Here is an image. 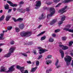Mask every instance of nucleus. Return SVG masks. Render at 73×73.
<instances>
[{
    "mask_svg": "<svg viewBox=\"0 0 73 73\" xmlns=\"http://www.w3.org/2000/svg\"><path fill=\"white\" fill-rule=\"evenodd\" d=\"M52 37H56V34H52Z\"/></svg>",
    "mask_w": 73,
    "mask_h": 73,
    "instance_id": "obj_54",
    "label": "nucleus"
},
{
    "mask_svg": "<svg viewBox=\"0 0 73 73\" xmlns=\"http://www.w3.org/2000/svg\"><path fill=\"white\" fill-rule=\"evenodd\" d=\"M60 29H57L55 30V32L56 33H57V32H60Z\"/></svg>",
    "mask_w": 73,
    "mask_h": 73,
    "instance_id": "obj_42",
    "label": "nucleus"
},
{
    "mask_svg": "<svg viewBox=\"0 0 73 73\" xmlns=\"http://www.w3.org/2000/svg\"><path fill=\"white\" fill-rule=\"evenodd\" d=\"M55 9L54 8L50 7V14L48 15L47 16L48 19L49 18V17H52V15L54 14L55 13Z\"/></svg>",
    "mask_w": 73,
    "mask_h": 73,
    "instance_id": "obj_3",
    "label": "nucleus"
},
{
    "mask_svg": "<svg viewBox=\"0 0 73 73\" xmlns=\"http://www.w3.org/2000/svg\"><path fill=\"white\" fill-rule=\"evenodd\" d=\"M10 6L14 7H17V5L16 4H13L12 3Z\"/></svg>",
    "mask_w": 73,
    "mask_h": 73,
    "instance_id": "obj_31",
    "label": "nucleus"
},
{
    "mask_svg": "<svg viewBox=\"0 0 73 73\" xmlns=\"http://www.w3.org/2000/svg\"><path fill=\"white\" fill-rule=\"evenodd\" d=\"M30 11V9L29 8H26V9L23 10V12L24 13L26 11H27V12H29Z\"/></svg>",
    "mask_w": 73,
    "mask_h": 73,
    "instance_id": "obj_21",
    "label": "nucleus"
},
{
    "mask_svg": "<svg viewBox=\"0 0 73 73\" xmlns=\"http://www.w3.org/2000/svg\"><path fill=\"white\" fill-rule=\"evenodd\" d=\"M45 33V31H43L42 32H41L40 33L38 34V35H37V37H39V36H41L42 35H43L44 33Z\"/></svg>",
    "mask_w": 73,
    "mask_h": 73,
    "instance_id": "obj_24",
    "label": "nucleus"
},
{
    "mask_svg": "<svg viewBox=\"0 0 73 73\" xmlns=\"http://www.w3.org/2000/svg\"><path fill=\"white\" fill-rule=\"evenodd\" d=\"M5 70V68L3 66H2L1 69V72H4Z\"/></svg>",
    "mask_w": 73,
    "mask_h": 73,
    "instance_id": "obj_26",
    "label": "nucleus"
},
{
    "mask_svg": "<svg viewBox=\"0 0 73 73\" xmlns=\"http://www.w3.org/2000/svg\"><path fill=\"white\" fill-rule=\"evenodd\" d=\"M65 20V16H63L62 17L61 19V21H59L58 22V25H61V24H62V23H63V21H64Z\"/></svg>",
    "mask_w": 73,
    "mask_h": 73,
    "instance_id": "obj_8",
    "label": "nucleus"
},
{
    "mask_svg": "<svg viewBox=\"0 0 73 73\" xmlns=\"http://www.w3.org/2000/svg\"><path fill=\"white\" fill-rule=\"evenodd\" d=\"M27 62L28 64H31V62L30 61H27Z\"/></svg>",
    "mask_w": 73,
    "mask_h": 73,
    "instance_id": "obj_55",
    "label": "nucleus"
},
{
    "mask_svg": "<svg viewBox=\"0 0 73 73\" xmlns=\"http://www.w3.org/2000/svg\"><path fill=\"white\" fill-rule=\"evenodd\" d=\"M62 40L63 41H65L66 40V37L65 36L63 37H62Z\"/></svg>",
    "mask_w": 73,
    "mask_h": 73,
    "instance_id": "obj_37",
    "label": "nucleus"
},
{
    "mask_svg": "<svg viewBox=\"0 0 73 73\" xmlns=\"http://www.w3.org/2000/svg\"><path fill=\"white\" fill-rule=\"evenodd\" d=\"M70 27H71V25H68L66 26V28H64L63 29V30L66 31H68L69 32L73 33V29H69ZM72 36L73 37V34H72Z\"/></svg>",
    "mask_w": 73,
    "mask_h": 73,
    "instance_id": "obj_4",
    "label": "nucleus"
},
{
    "mask_svg": "<svg viewBox=\"0 0 73 73\" xmlns=\"http://www.w3.org/2000/svg\"><path fill=\"white\" fill-rule=\"evenodd\" d=\"M19 27L20 29H23L24 28V25L22 23L19 26Z\"/></svg>",
    "mask_w": 73,
    "mask_h": 73,
    "instance_id": "obj_15",
    "label": "nucleus"
},
{
    "mask_svg": "<svg viewBox=\"0 0 73 73\" xmlns=\"http://www.w3.org/2000/svg\"><path fill=\"white\" fill-rule=\"evenodd\" d=\"M45 38H46V36H44L42 37V38H41V40L43 41V40L45 39Z\"/></svg>",
    "mask_w": 73,
    "mask_h": 73,
    "instance_id": "obj_34",
    "label": "nucleus"
},
{
    "mask_svg": "<svg viewBox=\"0 0 73 73\" xmlns=\"http://www.w3.org/2000/svg\"><path fill=\"white\" fill-rule=\"evenodd\" d=\"M23 73H28V71L27 70H26L25 72Z\"/></svg>",
    "mask_w": 73,
    "mask_h": 73,
    "instance_id": "obj_59",
    "label": "nucleus"
},
{
    "mask_svg": "<svg viewBox=\"0 0 73 73\" xmlns=\"http://www.w3.org/2000/svg\"><path fill=\"white\" fill-rule=\"evenodd\" d=\"M49 70H47L46 71V73H49Z\"/></svg>",
    "mask_w": 73,
    "mask_h": 73,
    "instance_id": "obj_61",
    "label": "nucleus"
},
{
    "mask_svg": "<svg viewBox=\"0 0 73 73\" xmlns=\"http://www.w3.org/2000/svg\"><path fill=\"white\" fill-rule=\"evenodd\" d=\"M60 1V0H54V2L55 3H57Z\"/></svg>",
    "mask_w": 73,
    "mask_h": 73,
    "instance_id": "obj_38",
    "label": "nucleus"
},
{
    "mask_svg": "<svg viewBox=\"0 0 73 73\" xmlns=\"http://www.w3.org/2000/svg\"><path fill=\"white\" fill-rule=\"evenodd\" d=\"M4 18H5V16H4V15H3L0 18V21L4 20Z\"/></svg>",
    "mask_w": 73,
    "mask_h": 73,
    "instance_id": "obj_23",
    "label": "nucleus"
},
{
    "mask_svg": "<svg viewBox=\"0 0 73 73\" xmlns=\"http://www.w3.org/2000/svg\"><path fill=\"white\" fill-rule=\"evenodd\" d=\"M11 55V54L9 52V53L6 54L4 56V57H6L7 58H8V57H9Z\"/></svg>",
    "mask_w": 73,
    "mask_h": 73,
    "instance_id": "obj_18",
    "label": "nucleus"
},
{
    "mask_svg": "<svg viewBox=\"0 0 73 73\" xmlns=\"http://www.w3.org/2000/svg\"><path fill=\"white\" fill-rule=\"evenodd\" d=\"M52 60H47L46 62V64H47V65H48L49 64H51L52 63Z\"/></svg>",
    "mask_w": 73,
    "mask_h": 73,
    "instance_id": "obj_19",
    "label": "nucleus"
},
{
    "mask_svg": "<svg viewBox=\"0 0 73 73\" xmlns=\"http://www.w3.org/2000/svg\"><path fill=\"white\" fill-rule=\"evenodd\" d=\"M28 44H29L28 45H32V44H33V42H29Z\"/></svg>",
    "mask_w": 73,
    "mask_h": 73,
    "instance_id": "obj_56",
    "label": "nucleus"
},
{
    "mask_svg": "<svg viewBox=\"0 0 73 73\" xmlns=\"http://www.w3.org/2000/svg\"><path fill=\"white\" fill-rule=\"evenodd\" d=\"M71 65L72 66H73V60L72 61V62L71 63Z\"/></svg>",
    "mask_w": 73,
    "mask_h": 73,
    "instance_id": "obj_62",
    "label": "nucleus"
},
{
    "mask_svg": "<svg viewBox=\"0 0 73 73\" xmlns=\"http://www.w3.org/2000/svg\"><path fill=\"white\" fill-rule=\"evenodd\" d=\"M71 58V57L68 55H67L66 57L64 58V60L66 62L67 66L70 64V61H72Z\"/></svg>",
    "mask_w": 73,
    "mask_h": 73,
    "instance_id": "obj_1",
    "label": "nucleus"
},
{
    "mask_svg": "<svg viewBox=\"0 0 73 73\" xmlns=\"http://www.w3.org/2000/svg\"><path fill=\"white\" fill-rule=\"evenodd\" d=\"M60 53H61V56L62 58H64V53L63 51H62V50H60Z\"/></svg>",
    "mask_w": 73,
    "mask_h": 73,
    "instance_id": "obj_16",
    "label": "nucleus"
},
{
    "mask_svg": "<svg viewBox=\"0 0 73 73\" xmlns=\"http://www.w3.org/2000/svg\"><path fill=\"white\" fill-rule=\"evenodd\" d=\"M7 3H8L10 5V6L11 5V4H12V3L11 2H10L9 1H7Z\"/></svg>",
    "mask_w": 73,
    "mask_h": 73,
    "instance_id": "obj_50",
    "label": "nucleus"
},
{
    "mask_svg": "<svg viewBox=\"0 0 73 73\" xmlns=\"http://www.w3.org/2000/svg\"><path fill=\"white\" fill-rule=\"evenodd\" d=\"M67 7L68 6H66L64 8L60 9L58 11V13H61V14H62L63 13H64V12H66V10H65L67 8Z\"/></svg>",
    "mask_w": 73,
    "mask_h": 73,
    "instance_id": "obj_6",
    "label": "nucleus"
},
{
    "mask_svg": "<svg viewBox=\"0 0 73 73\" xmlns=\"http://www.w3.org/2000/svg\"><path fill=\"white\" fill-rule=\"evenodd\" d=\"M1 36H0V40H2L3 36H4V34L1 33L0 34Z\"/></svg>",
    "mask_w": 73,
    "mask_h": 73,
    "instance_id": "obj_33",
    "label": "nucleus"
},
{
    "mask_svg": "<svg viewBox=\"0 0 73 73\" xmlns=\"http://www.w3.org/2000/svg\"><path fill=\"white\" fill-rule=\"evenodd\" d=\"M32 35V33L31 32H22L21 33V36H26V37H29Z\"/></svg>",
    "mask_w": 73,
    "mask_h": 73,
    "instance_id": "obj_2",
    "label": "nucleus"
},
{
    "mask_svg": "<svg viewBox=\"0 0 73 73\" xmlns=\"http://www.w3.org/2000/svg\"><path fill=\"white\" fill-rule=\"evenodd\" d=\"M42 25H40L38 26L37 27V28H40V27H42Z\"/></svg>",
    "mask_w": 73,
    "mask_h": 73,
    "instance_id": "obj_58",
    "label": "nucleus"
},
{
    "mask_svg": "<svg viewBox=\"0 0 73 73\" xmlns=\"http://www.w3.org/2000/svg\"><path fill=\"white\" fill-rule=\"evenodd\" d=\"M13 9L14 11H16V9L15 8H14Z\"/></svg>",
    "mask_w": 73,
    "mask_h": 73,
    "instance_id": "obj_60",
    "label": "nucleus"
},
{
    "mask_svg": "<svg viewBox=\"0 0 73 73\" xmlns=\"http://www.w3.org/2000/svg\"><path fill=\"white\" fill-rule=\"evenodd\" d=\"M2 12H3V10H1L0 11V13H2Z\"/></svg>",
    "mask_w": 73,
    "mask_h": 73,
    "instance_id": "obj_64",
    "label": "nucleus"
},
{
    "mask_svg": "<svg viewBox=\"0 0 73 73\" xmlns=\"http://www.w3.org/2000/svg\"><path fill=\"white\" fill-rule=\"evenodd\" d=\"M36 4L35 5L36 7H40L41 6V1H36Z\"/></svg>",
    "mask_w": 73,
    "mask_h": 73,
    "instance_id": "obj_10",
    "label": "nucleus"
},
{
    "mask_svg": "<svg viewBox=\"0 0 73 73\" xmlns=\"http://www.w3.org/2000/svg\"><path fill=\"white\" fill-rule=\"evenodd\" d=\"M60 67L61 66H60V65H59L57 66L56 68H57L58 69V68H60Z\"/></svg>",
    "mask_w": 73,
    "mask_h": 73,
    "instance_id": "obj_57",
    "label": "nucleus"
},
{
    "mask_svg": "<svg viewBox=\"0 0 73 73\" xmlns=\"http://www.w3.org/2000/svg\"><path fill=\"white\" fill-rule=\"evenodd\" d=\"M61 3H58L57 5H56L55 6L56 8H57L58 7H60V5H61Z\"/></svg>",
    "mask_w": 73,
    "mask_h": 73,
    "instance_id": "obj_39",
    "label": "nucleus"
},
{
    "mask_svg": "<svg viewBox=\"0 0 73 73\" xmlns=\"http://www.w3.org/2000/svg\"><path fill=\"white\" fill-rule=\"evenodd\" d=\"M52 57V55H48L47 56V58H48V59L50 58H51Z\"/></svg>",
    "mask_w": 73,
    "mask_h": 73,
    "instance_id": "obj_45",
    "label": "nucleus"
},
{
    "mask_svg": "<svg viewBox=\"0 0 73 73\" xmlns=\"http://www.w3.org/2000/svg\"><path fill=\"white\" fill-rule=\"evenodd\" d=\"M15 29L16 32H20V29L17 27H16Z\"/></svg>",
    "mask_w": 73,
    "mask_h": 73,
    "instance_id": "obj_27",
    "label": "nucleus"
},
{
    "mask_svg": "<svg viewBox=\"0 0 73 73\" xmlns=\"http://www.w3.org/2000/svg\"><path fill=\"white\" fill-rule=\"evenodd\" d=\"M21 68V66L19 65H18L16 66V68H17V69H20Z\"/></svg>",
    "mask_w": 73,
    "mask_h": 73,
    "instance_id": "obj_44",
    "label": "nucleus"
},
{
    "mask_svg": "<svg viewBox=\"0 0 73 73\" xmlns=\"http://www.w3.org/2000/svg\"><path fill=\"white\" fill-rule=\"evenodd\" d=\"M37 69V67H35V68H32L31 70V72H35L36 71V70Z\"/></svg>",
    "mask_w": 73,
    "mask_h": 73,
    "instance_id": "obj_17",
    "label": "nucleus"
},
{
    "mask_svg": "<svg viewBox=\"0 0 73 73\" xmlns=\"http://www.w3.org/2000/svg\"><path fill=\"white\" fill-rule=\"evenodd\" d=\"M60 47V48H62V49L63 48V47H64V45H59Z\"/></svg>",
    "mask_w": 73,
    "mask_h": 73,
    "instance_id": "obj_53",
    "label": "nucleus"
},
{
    "mask_svg": "<svg viewBox=\"0 0 73 73\" xmlns=\"http://www.w3.org/2000/svg\"><path fill=\"white\" fill-rule=\"evenodd\" d=\"M17 11H18V12H21L22 13H23V12H24V10L23 9H18Z\"/></svg>",
    "mask_w": 73,
    "mask_h": 73,
    "instance_id": "obj_29",
    "label": "nucleus"
},
{
    "mask_svg": "<svg viewBox=\"0 0 73 73\" xmlns=\"http://www.w3.org/2000/svg\"><path fill=\"white\" fill-rule=\"evenodd\" d=\"M21 55L24 56L25 57H27V55L25 53H21Z\"/></svg>",
    "mask_w": 73,
    "mask_h": 73,
    "instance_id": "obj_35",
    "label": "nucleus"
},
{
    "mask_svg": "<svg viewBox=\"0 0 73 73\" xmlns=\"http://www.w3.org/2000/svg\"><path fill=\"white\" fill-rule=\"evenodd\" d=\"M12 9H9L7 12V13H11V12H12Z\"/></svg>",
    "mask_w": 73,
    "mask_h": 73,
    "instance_id": "obj_43",
    "label": "nucleus"
},
{
    "mask_svg": "<svg viewBox=\"0 0 73 73\" xmlns=\"http://www.w3.org/2000/svg\"><path fill=\"white\" fill-rule=\"evenodd\" d=\"M24 4V2H23V1H22V2H21L19 3V4L20 5H21L22 4Z\"/></svg>",
    "mask_w": 73,
    "mask_h": 73,
    "instance_id": "obj_52",
    "label": "nucleus"
},
{
    "mask_svg": "<svg viewBox=\"0 0 73 73\" xmlns=\"http://www.w3.org/2000/svg\"><path fill=\"white\" fill-rule=\"evenodd\" d=\"M46 17V15L44 13H42V15L40 16V17L39 18V20H41L42 19H44Z\"/></svg>",
    "mask_w": 73,
    "mask_h": 73,
    "instance_id": "obj_9",
    "label": "nucleus"
},
{
    "mask_svg": "<svg viewBox=\"0 0 73 73\" xmlns=\"http://www.w3.org/2000/svg\"><path fill=\"white\" fill-rule=\"evenodd\" d=\"M3 44H0V46H1ZM3 50L1 48H0V53L1 52V51Z\"/></svg>",
    "mask_w": 73,
    "mask_h": 73,
    "instance_id": "obj_51",
    "label": "nucleus"
},
{
    "mask_svg": "<svg viewBox=\"0 0 73 73\" xmlns=\"http://www.w3.org/2000/svg\"><path fill=\"white\" fill-rule=\"evenodd\" d=\"M50 9V8H48L47 7H44V9H46V10H48V9Z\"/></svg>",
    "mask_w": 73,
    "mask_h": 73,
    "instance_id": "obj_41",
    "label": "nucleus"
},
{
    "mask_svg": "<svg viewBox=\"0 0 73 73\" xmlns=\"http://www.w3.org/2000/svg\"><path fill=\"white\" fill-rule=\"evenodd\" d=\"M12 17V16L11 15H8L6 17L5 20L6 21H9V19L11 18Z\"/></svg>",
    "mask_w": 73,
    "mask_h": 73,
    "instance_id": "obj_14",
    "label": "nucleus"
},
{
    "mask_svg": "<svg viewBox=\"0 0 73 73\" xmlns=\"http://www.w3.org/2000/svg\"><path fill=\"white\" fill-rule=\"evenodd\" d=\"M72 1H73V0H65L63 1V3H68Z\"/></svg>",
    "mask_w": 73,
    "mask_h": 73,
    "instance_id": "obj_22",
    "label": "nucleus"
},
{
    "mask_svg": "<svg viewBox=\"0 0 73 73\" xmlns=\"http://www.w3.org/2000/svg\"><path fill=\"white\" fill-rule=\"evenodd\" d=\"M68 49V47L66 46H64L62 49L63 50H66V49Z\"/></svg>",
    "mask_w": 73,
    "mask_h": 73,
    "instance_id": "obj_28",
    "label": "nucleus"
},
{
    "mask_svg": "<svg viewBox=\"0 0 73 73\" xmlns=\"http://www.w3.org/2000/svg\"><path fill=\"white\" fill-rule=\"evenodd\" d=\"M34 53L35 54H36V52L34 51Z\"/></svg>",
    "mask_w": 73,
    "mask_h": 73,
    "instance_id": "obj_63",
    "label": "nucleus"
},
{
    "mask_svg": "<svg viewBox=\"0 0 73 73\" xmlns=\"http://www.w3.org/2000/svg\"><path fill=\"white\" fill-rule=\"evenodd\" d=\"M72 44H73V41H71L69 43V46H71L72 45Z\"/></svg>",
    "mask_w": 73,
    "mask_h": 73,
    "instance_id": "obj_46",
    "label": "nucleus"
},
{
    "mask_svg": "<svg viewBox=\"0 0 73 73\" xmlns=\"http://www.w3.org/2000/svg\"><path fill=\"white\" fill-rule=\"evenodd\" d=\"M15 49V47H12L10 48L9 52L11 54V53H13V52H14V50Z\"/></svg>",
    "mask_w": 73,
    "mask_h": 73,
    "instance_id": "obj_13",
    "label": "nucleus"
},
{
    "mask_svg": "<svg viewBox=\"0 0 73 73\" xmlns=\"http://www.w3.org/2000/svg\"><path fill=\"white\" fill-rule=\"evenodd\" d=\"M24 67H21V68H20V71L21 72V73H23V71H24Z\"/></svg>",
    "mask_w": 73,
    "mask_h": 73,
    "instance_id": "obj_20",
    "label": "nucleus"
},
{
    "mask_svg": "<svg viewBox=\"0 0 73 73\" xmlns=\"http://www.w3.org/2000/svg\"><path fill=\"white\" fill-rule=\"evenodd\" d=\"M15 67V65L12 66L9 68V70L7 71H6V73H9L11 72H13L15 70V68H13Z\"/></svg>",
    "mask_w": 73,
    "mask_h": 73,
    "instance_id": "obj_7",
    "label": "nucleus"
},
{
    "mask_svg": "<svg viewBox=\"0 0 73 73\" xmlns=\"http://www.w3.org/2000/svg\"><path fill=\"white\" fill-rule=\"evenodd\" d=\"M12 29V27H8L7 28V29L8 30V31H10V30H11Z\"/></svg>",
    "mask_w": 73,
    "mask_h": 73,
    "instance_id": "obj_36",
    "label": "nucleus"
},
{
    "mask_svg": "<svg viewBox=\"0 0 73 73\" xmlns=\"http://www.w3.org/2000/svg\"><path fill=\"white\" fill-rule=\"evenodd\" d=\"M9 8V5L8 4H7L5 6V9H8Z\"/></svg>",
    "mask_w": 73,
    "mask_h": 73,
    "instance_id": "obj_25",
    "label": "nucleus"
},
{
    "mask_svg": "<svg viewBox=\"0 0 73 73\" xmlns=\"http://www.w3.org/2000/svg\"><path fill=\"white\" fill-rule=\"evenodd\" d=\"M42 57V55H40L38 57V60H39Z\"/></svg>",
    "mask_w": 73,
    "mask_h": 73,
    "instance_id": "obj_49",
    "label": "nucleus"
},
{
    "mask_svg": "<svg viewBox=\"0 0 73 73\" xmlns=\"http://www.w3.org/2000/svg\"><path fill=\"white\" fill-rule=\"evenodd\" d=\"M14 43L15 42H14V41H12L10 42V43L11 44V45H13Z\"/></svg>",
    "mask_w": 73,
    "mask_h": 73,
    "instance_id": "obj_48",
    "label": "nucleus"
},
{
    "mask_svg": "<svg viewBox=\"0 0 73 73\" xmlns=\"http://www.w3.org/2000/svg\"><path fill=\"white\" fill-rule=\"evenodd\" d=\"M12 19L15 22H17V21H22L23 19L19 18L17 20H16L15 18H13Z\"/></svg>",
    "mask_w": 73,
    "mask_h": 73,
    "instance_id": "obj_12",
    "label": "nucleus"
},
{
    "mask_svg": "<svg viewBox=\"0 0 73 73\" xmlns=\"http://www.w3.org/2000/svg\"><path fill=\"white\" fill-rule=\"evenodd\" d=\"M40 64V62L38 61H36V66H38L39 65V64Z\"/></svg>",
    "mask_w": 73,
    "mask_h": 73,
    "instance_id": "obj_40",
    "label": "nucleus"
},
{
    "mask_svg": "<svg viewBox=\"0 0 73 73\" xmlns=\"http://www.w3.org/2000/svg\"><path fill=\"white\" fill-rule=\"evenodd\" d=\"M38 49H40L39 50L40 51L39 52V54H42L43 53H45V52H47V51H48V50H43L42 49H41V47L40 46H38Z\"/></svg>",
    "mask_w": 73,
    "mask_h": 73,
    "instance_id": "obj_5",
    "label": "nucleus"
},
{
    "mask_svg": "<svg viewBox=\"0 0 73 73\" xmlns=\"http://www.w3.org/2000/svg\"><path fill=\"white\" fill-rule=\"evenodd\" d=\"M57 20L56 19H54L52 20L50 23V25H53V24H55L56 22H57Z\"/></svg>",
    "mask_w": 73,
    "mask_h": 73,
    "instance_id": "obj_11",
    "label": "nucleus"
},
{
    "mask_svg": "<svg viewBox=\"0 0 73 73\" xmlns=\"http://www.w3.org/2000/svg\"><path fill=\"white\" fill-rule=\"evenodd\" d=\"M58 62H59V60L58 59H57L56 60V62L55 64V66H57L58 64Z\"/></svg>",
    "mask_w": 73,
    "mask_h": 73,
    "instance_id": "obj_32",
    "label": "nucleus"
},
{
    "mask_svg": "<svg viewBox=\"0 0 73 73\" xmlns=\"http://www.w3.org/2000/svg\"><path fill=\"white\" fill-rule=\"evenodd\" d=\"M49 41V42H53V41H54V39H53L51 38H50L48 40Z\"/></svg>",
    "mask_w": 73,
    "mask_h": 73,
    "instance_id": "obj_30",
    "label": "nucleus"
},
{
    "mask_svg": "<svg viewBox=\"0 0 73 73\" xmlns=\"http://www.w3.org/2000/svg\"><path fill=\"white\" fill-rule=\"evenodd\" d=\"M46 4H47V5H50V4H52V3L49 2H48L46 3Z\"/></svg>",
    "mask_w": 73,
    "mask_h": 73,
    "instance_id": "obj_47",
    "label": "nucleus"
}]
</instances>
